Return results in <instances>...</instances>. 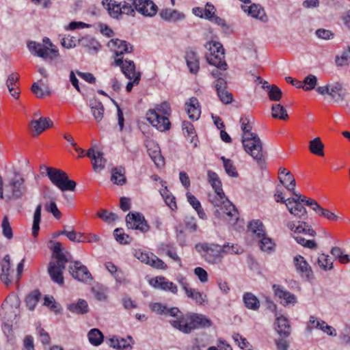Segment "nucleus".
Listing matches in <instances>:
<instances>
[{
  "instance_id": "obj_50",
  "label": "nucleus",
  "mask_w": 350,
  "mask_h": 350,
  "mask_svg": "<svg viewBox=\"0 0 350 350\" xmlns=\"http://www.w3.org/2000/svg\"><path fill=\"white\" fill-rule=\"evenodd\" d=\"M318 265L325 271L331 270L333 268V262L329 256L325 254H321L318 257Z\"/></svg>"
},
{
  "instance_id": "obj_41",
  "label": "nucleus",
  "mask_w": 350,
  "mask_h": 350,
  "mask_svg": "<svg viewBox=\"0 0 350 350\" xmlns=\"http://www.w3.org/2000/svg\"><path fill=\"white\" fill-rule=\"evenodd\" d=\"M29 126L31 129V136L36 137L44 131V118L40 117L38 120H33Z\"/></svg>"
},
{
  "instance_id": "obj_4",
  "label": "nucleus",
  "mask_w": 350,
  "mask_h": 350,
  "mask_svg": "<svg viewBox=\"0 0 350 350\" xmlns=\"http://www.w3.org/2000/svg\"><path fill=\"white\" fill-rule=\"evenodd\" d=\"M171 114L170 104L164 101L155 106L154 109H149L146 113L147 120L160 131H165L170 128L168 116Z\"/></svg>"
},
{
  "instance_id": "obj_64",
  "label": "nucleus",
  "mask_w": 350,
  "mask_h": 350,
  "mask_svg": "<svg viewBox=\"0 0 350 350\" xmlns=\"http://www.w3.org/2000/svg\"><path fill=\"white\" fill-rule=\"evenodd\" d=\"M185 225L190 232H195L198 230L196 219L194 217L187 216L184 219Z\"/></svg>"
},
{
  "instance_id": "obj_60",
  "label": "nucleus",
  "mask_w": 350,
  "mask_h": 350,
  "mask_svg": "<svg viewBox=\"0 0 350 350\" xmlns=\"http://www.w3.org/2000/svg\"><path fill=\"white\" fill-rule=\"evenodd\" d=\"M1 227L3 236L8 239H11L13 237L12 229L7 216H5L3 219Z\"/></svg>"
},
{
  "instance_id": "obj_55",
  "label": "nucleus",
  "mask_w": 350,
  "mask_h": 350,
  "mask_svg": "<svg viewBox=\"0 0 350 350\" xmlns=\"http://www.w3.org/2000/svg\"><path fill=\"white\" fill-rule=\"evenodd\" d=\"M317 83V78L313 75H309L305 77L302 82L301 88L305 91H310L313 90Z\"/></svg>"
},
{
  "instance_id": "obj_43",
  "label": "nucleus",
  "mask_w": 350,
  "mask_h": 350,
  "mask_svg": "<svg viewBox=\"0 0 350 350\" xmlns=\"http://www.w3.org/2000/svg\"><path fill=\"white\" fill-rule=\"evenodd\" d=\"M27 48L30 53L34 55L41 58H44V45L35 41H29L27 42Z\"/></svg>"
},
{
  "instance_id": "obj_59",
  "label": "nucleus",
  "mask_w": 350,
  "mask_h": 350,
  "mask_svg": "<svg viewBox=\"0 0 350 350\" xmlns=\"http://www.w3.org/2000/svg\"><path fill=\"white\" fill-rule=\"evenodd\" d=\"M295 233H304L312 237L316 235L314 230L305 222H299L295 229Z\"/></svg>"
},
{
  "instance_id": "obj_31",
  "label": "nucleus",
  "mask_w": 350,
  "mask_h": 350,
  "mask_svg": "<svg viewBox=\"0 0 350 350\" xmlns=\"http://www.w3.org/2000/svg\"><path fill=\"white\" fill-rule=\"evenodd\" d=\"M90 107L94 118L97 122H100L104 115V107L102 103L96 98H92L90 100Z\"/></svg>"
},
{
  "instance_id": "obj_3",
  "label": "nucleus",
  "mask_w": 350,
  "mask_h": 350,
  "mask_svg": "<svg viewBox=\"0 0 350 350\" xmlns=\"http://www.w3.org/2000/svg\"><path fill=\"white\" fill-rule=\"evenodd\" d=\"M195 249L209 265L220 264L225 254L243 252V250L237 245H230L228 243L223 245L213 243H198L196 244Z\"/></svg>"
},
{
  "instance_id": "obj_54",
  "label": "nucleus",
  "mask_w": 350,
  "mask_h": 350,
  "mask_svg": "<svg viewBox=\"0 0 350 350\" xmlns=\"http://www.w3.org/2000/svg\"><path fill=\"white\" fill-rule=\"evenodd\" d=\"M323 325L324 321L318 319L314 316H310L306 329L308 333H311L314 329H321Z\"/></svg>"
},
{
  "instance_id": "obj_34",
  "label": "nucleus",
  "mask_w": 350,
  "mask_h": 350,
  "mask_svg": "<svg viewBox=\"0 0 350 350\" xmlns=\"http://www.w3.org/2000/svg\"><path fill=\"white\" fill-rule=\"evenodd\" d=\"M80 44L86 48L89 53H96L100 49L99 42L91 36H85L79 40Z\"/></svg>"
},
{
  "instance_id": "obj_5",
  "label": "nucleus",
  "mask_w": 350,
  "mask_h": 350,
  "mask_svg": "<svg viewBox=\"0 0 350 350\" xmlns=\"http://www.w3.org/2000/svg\"><path fill=\"white\" fill-rule=\"evenodd\" d=\"M205 48L209 51L206 55L209 64L222 70L227 69V64L224 60V49L220 42L211 41L205 44Z\"/></svg>"
},
{
  "instance_id": "obj_7",
  "label": "nucleus",
  "mask_w": 350,
  "mask_h": 350,
  "mask_svg": "<svg viewBox=\"0 0 350 350\" xmlns=\"http://www.w3.org/2000/svg\"><path fill=\"white\" fill-rule=\"evenodd\" d=\"M245 151L258 163L264 161L265 152L262 142L257 134L242 139Z\"/></svg>"
},
{
  "instance_id": "obj_63",
  "label": "nucleus",
  "mask_w": 350,
  "mask_h": 350,
  "mask_svg": "<svg viewBox=\"0 0 350 350\" xmlns=\"http://www.w3.org/2000/svg\"><path fill=\"white\" fill-rule=\"evenodd\" d=\"M98 217L105 221V222L110 223L117 219L118 217L115 213L108 212L106 210H101L97 214Z\"/></svg>"
},
{
  "instance_id": "obj_19",
  "label": "nucleus",
  "mask_w": 350,
  "mask_h": 350,
  "mask_svg": "<svg viewBox=\"0 0 350 350\" xmlns=\"http://www.w3.org/2000/svg\"><path fill=\"white\" fill-rule=\"evenodd\" d=\"M293 264L296 271L301 276L310 279L313 272L310 265L301 255H297L293 258Z\"/></svg>"
},
{
  "instance_id": "obj_12",
  "label": "nucleus",
  "mask_w": 350,
  "mask_h": 350,
  "mask_svg": "<svg viewBox=\"0 0 350 350\" xmlns=\"http://www.w3.org/2000/svg\"><path fill=\"white\" fill-rule=\"evenodd\" d=\"M132 1L136 12L145 17H153L158 12L157 5L152 0Z\"/></svg>"
},
{
  "instance_id": "obj_56",
  "label": "nucleus",
  "mask_w": 350,
  "mask_h": 350,
  "mask_svg": "<svg viewBox=\"0 0 350 350\" xmlns=\"http://www.w3.org/2000/svg\"><path fill=\"white\" fill-rule=\"evenodd\" d=\"M113 235L116 240L121 244H129L132 241V239L128 234H124L122 228H116L113 231Z\"/></svg>"
},
{
  "instance_id": "obj_6",
  "label": "nucleus",
  "mask_w": 350,
  "mask_h": 350,
  "mask_svg": "<svg viewBox=\"0 0 350 350\" xmlns=\"http://www.w3.org/2000/svg\"><path fill=\"white\" fill-rule=\"evenodd\" d=\"M45 170L51 183L61 191L75 190L77 184L74 180L68 179L66 172L61 170L49 167H45Z\"/></svg>"
},
{
  "instance_id": "obj_10",
  "label": "nucleus",
  "mask_w": 350,
  "mask_h": 350,
  "mask_svg": "<svg viewBox=\"0 0 350 350\" xmlns=\"http://www.w3.org/2000/svg\"><path fill=\"white\" fill-rule=\"evenodd\" d=\"M14 176L11 178L9 184L11 188L10 193L5 195V200L8 202L21 198L25 191L23 178L16 171L14 172Z\"/></svg>"
},
{
  "instance_id": "obj_51",
  "label": "nucleus",
  "mask_w": 350,
  "mask_h": 350,
  "mask_svg": "<svg viewBox=\"0 0 350 350\" xmlns=\"http://www.w3.org/2000/svg\"><path fill=\"white\" fill-rule=\"evenodd\" d=\"M221 160L223 161L224 167L226 174L232 177H237L238 173L233 162L230 159H226L224 157H221Z\"/></svg>"
},
{
  "instance_id": "obj_15",
  "label": "nucleus",
  "mask_w": 350,
  "mask_h": 350,
  "mask_svg": "<svg viewBox=\"0 0 350 350\" xmlns=\"http://www.w3.org/2000/svg\"><path fill=\"white\" fill-rule=\"evenodd\" d=\"M69 271L72 278L79 281L87 282L92 280L91 273L80 261H75L73 265L69 266Z\"/></svg>"
},
{
  "instance_id": "obj_48",
  "label": "nucleus",
  "mask_w": 350,
  "mask_h": 350,
  "mask_svg": "<svg viewBox=\"0 0 350 350\" xmlns=\"http://www.w3.org/2000/svg\"><path fill=\"white\" fill-rule=\"evenodd\" d=\"M45 306L50 308L55 314L60 313L62 311L61 305L55 300L53 296L45 295Z\"/></svg>"
},
{
  "instance_id": "obj_39",
  "label": "nucleus",
  "mask_w": 350,
  "mask_h": 350,
  "mask_svg": "<svg viewBox=\"0 0 350 350\" xmlns=\"http://www.w3.org/2000/svg\"><path fill=\"white\" fill-rule=\"evenodd\" d=\"M248 228L250 231L256 234L257 238H260L266 234L262 222L259 219L252 220L250 222Z\"/></svg>"
},
{
  "instance_id": "obj_1",
  "label": "nucleus",
  "mask_w": 350,
  "mask_h": 350,
  "mask_svg": "<svg viewBox=\"0 0 350 350\" xmlns=\"http://www.w3.org/2000/svg\"><path fill=\"white\" fill-rule=\"evenodd\" d=\"M152 312L157 314L169 315L173 317L170 320V325L183 334H189L193 330L200 327L211 326V321L203 314L187 313L183 314L178 308H167L160 303L150 305Z\"/></svg>"
},
{
  "instance_id": "obj_11",
  "label": "nucleus",
  "mask_w": 350,
  "mask_h": 350,
  "mask_svg": "<svg viewBox=\"0 0 350 350\" xmlns=\"http://www.w3.org/2000/svg\"><path fill=\"white\" fill-rule=\"evenodd\" d=\"M14 176L11 178L9 184L11 188L10 193L5 195V200L8 202L21 198L25 191L23 178L16 171L14 172Z\"/></svg>"
},
{
  "instance_id": "obj_25",
  "label": "nucleus",
  "mask_w": 350,
  "mask_h": 350,
  "mask_svg": "<svg viewBox=\"0 0 350 350\" xmlns=\"http://www.w3.org/2000/svg\"><path fill=\"white\" fill-rule=\"evenodd\" d=\"M286 206L291 214L298 218H305L307 211L304 205L291 198H288Z\"/></svg>"
},
{
  "instance_id": "obj_20",
  "label": "nucleus",
  "mask_w": 350,
  "mask_h": 350,
  "mask_svg": "<svg viewBox=\"0 0 350 350\" xmlns=\"http://www.w3.org/2000/svg\"><path fill=\"white\" fill-rule=\"evenodd\" d=\"M150 284L155 288L165 291H169L174 295L178 293V288L175 284L169 281L164 277H156L149 281Z\"/></svg>"
},
{
  "instance_id": "obj_23",
  "label": "nucleus",
  "mask_w": 350,
  "mask_h": 350,
  "mask_svg": "<svg viewBox=\"0 0 350 350\" xmlns=\"http://www.w3.org/2000/svg\"><path fill=\"white\" fill-rule=\"evenodd\" d=\"M161 19L168 23H177L185 18V14L176 10L171 8L162 9L159 12Z\"/></svg>"
},
{
  "instance_id": "obj_8",
  "label": "nucleus",
  "mask_w": 350,
  "mask_h": 350,
  "mask_svg": "<svg viewBox=\"0 0 350 350\" xmlns=\"http://www.w3.org/2000/svg\"><path fill=\"white\" fill-rule=\"evenodd\" d=\"M115 65L120 66L124 76L130 79L126 86V91L130 92L133 85L139 83L141 79L140 72H136L135 63L131 60L124 61L121 58H117L115 59Z\"/></svg>"
},
{
  "instance_id": "obj_45",
  "label": "nucleus",
  "mask_w": 350,
  "mask_h": 350,
  "mask_svg": "<svg viewBox=\"0 0 350 350\" xmlns=\"http://www.w3.org/2000/svg\"><path fill=\"white\" fill-rule=\"evenodd\" d=\"M251 118L249 116L246 117H242L240 119V123L241 124V129L243 132L242 135V139L246 137L252 136L253 135L256 134L255 133L251 132L252 130V125L250 124Z\"/></svg>"
},
{
  "instance_id": "obj_40",
  "label": "nucleus",
  "mask_w": 350,
  "mask_h": 350,
  "mask_svg": "<svg viewBox=\"0 0 350 350\" xmlns=\"http://www.w3.org/2000/svg\"><path fill=\"white\" fill-rule=\"evenodd\" d=\"M323 148L324 145L319 137H316L309 142V150L314 154L324 156Z\"/></svg>"
},
{
  "instance_id": "obj_30",
  "label": "nucleus",
  "mask_w": 350,
  "mask_h": 350,
  "mask_svg": "<svg viewBox=\"0 0 350 350\" xmlns=\"http://www.w3.org/2000/svg\"><path fill=\"white\" fill-rule=\"evenodd\" d=\"M207 175L208 180L215 192V195L213 197V198H219L221 196L224 195V193L221 188V183L219 178L218 175L215 172H213L211 170L208 171Z\"/></svg>"
},
{
  "instance_id": "obj_57",
  "label": "nucleus",
  "mask_w": 350,
  "mask_h": 350,
  "mask_svg": "<svg viewBox=\"0 0 350 350\" xmlns=\"http://www.w3.org/2000/svg\"><path fill=\"white\" fill-rule=\"evenodd\" d=\"M268 88V96L271 100L279 101L282 95V90L276 85H267Z\"/></svg>"
},
{
  "instance_id": "obj_21",
  "label": "nucleus",
  "mask_w": 350,
  "mask_h": 350,
  "mask_svg": "<svg viewBox=\"0 0 350 350\" xmlns=\"http://www.w3.org/2000/svg\"><path fill=\"white\" fill-rule=\"evenodd\" d=\"M13 270H11L10 256L6 254L1 263L0 280L5 285H9L12 282Z\"/></svg>"
},
{
  "instance_id": "obj_13",
  "label": "nucleus",
  "mask_w": 350,
  "mask_h": 350,
  "mask_svg": "<svg viewBox=\"0 0 350 350\" xmlns=\"http://www.w3.org/2000/svg\"><path fill=\"white\" fill-rule=\"evenodd\" d=\"M126 226L129 228L147 232L149 226L144 217L139 213H130L126 217Z\"/></svg>"
},
{
  "instance_id": "obj_28",
  "label": "nucleus",
  "mask_w": 350,
  "mask_h": 350,
  "mask_svg": "<svg viewBox=\"0 0 350 350\" xmlns=\"http://www.w3.org/2000/svg\"><path fill=\"white\" fill-rule=\"evenodd\" d=\"M133 338L128 336L126 338H120L118 336H113L107 340L109 346L116 349H125L131 346V342H133Z\"/></svg>"
},
{
  "instance_id": "obj_18",
  "label": "nucleus",
  "mask_w": 350,
  "mask_h": 350,
  "mask_svg": "<svg viewBox=\"0 0 350 350\" xmlns=\"http://www.w3.org/2000/svg\"><path fill=\"white\" fill-rule=\"evenodd\" d=\"M272 288L274 295L281 300L280 302L282 305H295L297 303V297L286 290L283 286L278 284H273Z\"/></svg>"
},
{
  "instance_id": "obj_42",
  "label": "nucleus",
  "mask_w": 350,
  "mask_h": 350,
  "mask_svg": "<svg viewBox=\"0 0 350 350\" xmlns=\"http://www.w3.org/2000/svg\"><path fill=\"white\" fill-rule=\"evenodd\" d=\"M185 293L189 298L192 299L198 305H202L206 301V295H203L196 288L190 287Z\"/></svg>"
},
{
  "instance_id": "obj_47",
  "label": "nucleus",
  "mask_w": 350,
  "mask_h": 350,
  "mask_svg": "<svg viewBox=\"0 0 350 350\" xmlns=\"http://www.w3.org/2000/svg\"><path fill=\"white\" fill-rule=\"evenodd\" d=\"M92 163L93 169L96 172H101L104 169L106 163V160L103 157V153L97 152V155L95 159L92 161Z\"/></svg>"
},
{
  "instance_id": "obj_62",
  "label": "nucleus",
  "mask_w": 350,
  "mask_h": 350,
  "mask_svg": "<svg viewBox=\"0 0 350 350\" xmlns=\"http://www.w3.org/2000/svg\"><path fill=\"white\" fill-rule=\"evenodd\" d=\"M45 208L49 213L53 215L55 219L59 220L62 218V214L55 201H51L49 204L45 207Z\"/></svg>"
},
{
  "instance_id": "obj_38",
  "label": "nucleus",
  "mask_w": 350,
  "mask_h": 350,
  "mask_svg": "<svg viewBox=\"0 0 350 350\" xmlns=\"http://www.w3.org/2000/svg\"><path fill=\"white\" fill-rule=\"evenodd\" d=\"M42 205L40 204L37 206L34 215L33 221L31 228V234L33 238H36L40 230V223L41 220Z\"/></svg>"
},
{
  "instance_id": "obj_27",
  "label": "nucleus",
  "mask_w": 350,
  "mask_h": 350,
  "mask_svg": "<svg viewBox=\"0 0 350 350\" xmlns=\"http://www.w3.org/2000/svg\"><path fill=\"white\" fill-rule=\"evenodd\" d=\"M102 5L111 18L116 19L121 18V3L114 0H103Z\"/></svg>"
},
{
  "instance_id": "obj_37",
  "label": "nucleus",
  "mask_w": 350,
  "mask_h": 350,
  "mask_svg": "<svg viewBox=\"0 0 350 350\" xmlns=\"http://www.w3.org/2000/svg\"><path fill=\"white\" fill-rule=\"evenodd\" d=\"M258 245L263 252L271 253L275 250V243L271 238L268 237L266 234L260 238H258Z\"/></svg>"
},
{
  "instance_id": "obj_26",
  "label": "nucleus",
  "mask_w": 350,
  "mask_h": 350,
  "mask_svg": "<svg viewBox=\"0 0 350 350\" xmlns=\"http://www.w3.org/2000/svg\"><path fill=\"white\" fill-rule=\"evenodd\" d=\"M185 109L189 118L192 120H198L200 116L201 110L198 99L195 97L191 98L185 103Z\"/></svg>"
},
{
  "instance_id": "obj_44",
  "label": "nucleus",
  "mask_w": 350,
  "mask_h": 350,
  "mask_svg": "<svg viewBox=\"0 0 350 350\" xmlns=\"http://www.w3.org/2000/svg\"><path fill=\"white\" fill-rule=\"evenodd\" d=\"M272 116L274 118H278L282 120H286L288 118V115L284 107L280 104H275L271 107Z\"/></svg>"
},
{
  "instance_id": "obj_29",
  "label": "nucleus",
  "mask_w": 350,
  "mask_h": 350,
  "mask_svg": "<svg viewBox=\"0 0 350 350\" xmlns=\"http://www.w3.org/2000/svg\"><path fill=\"white\" fill-rule=\"evenodd\" d=\"M185 59L190 72L193 74L197 73L200 68L199 58L197 53L193 50H188L186 52Z\"/></svg>"
},
{
  "instance_id": "obj_24",
  "label": "nucleus",
  "mask_w": 350,
  "mask_h": 350,
  "mask_svg": "<svg viewBox=\"0 0 350 350\" xmlns=\"http://www.w3.org/2000/svg\"><path fill=\"white\" fill-rule=\"evenodd\" d=\"M59 53L57 46L54 45L51 40L45 37V60L50 64L55 65L59 59Z\"/></svg>"
},
{
  "instance_id": "obj_49",
  "label": "nucleus",
  "mask_w": 350,
  "mask_h": 350,
  "mask_svg": "<svg viewBox=\"0 0 350 350\" xmlns=\"http://www.w3.org/2000/svg\"><path fill=\"white\" fill-rule=\"evenodd\" d=\"M280 182L286 187V189L290 191H293L295 189L296 182L293 174L289 173L287 176L284 178L278 177Z\"/></svg>"
},
{
  "instance_id": "obj_53",
  "label": "nucleus",
  "mask_w": 350,
  "mask_h": 350,
  "mask_svg": "<svg viewBox=\"0 0 350 350\" xmlns=\"http://www.w3.org/2000/svg\"><path fill=\"white\" fill-rule=\"evenodd\" d=\"M337 66H342L348 65L350 62V46H348L347 49L342 51L340 55H337L335 59Z\"/></svg>"
},
{
  "instance_id": "obj_33",
  "label": "nucleus",
  "mask_w": 350,
  "mask_h": 350,
  "mask_svg": "<svg viewBox=\"0 0 350 350\" xmlns=\"http://www.w3.org/2000/svg\"><path fill=\"white\" fill-rule=\"evenodd\" d=\"M67 309L72 313L84 314L88 312L89 307L88 302L85 299H79L77 303L68 304Z\"/></svg>"
},
{
  "instance_id": "obj_61",
  "label": "nucleus",
  "mask_w": 350,
  "mask_h": 350,
  "mask_svg": "<svg viewBox=\"0 0 350 350\" xmlns=\"http://www.w3.org/2000/svg\"><path fill=\"white\" fill-rule=\"evenodd\" d=\"M111 181H113V183L116 185H123L126 181L124 173L117 168L113 169L112 171Z\"/></svg>"
},
{
  "instance_id": "obj_35",
  "label": "nucleus",
  "mask_w": 350,
  "mask_h": 350,
  "mask_svg": "<svg viewBox=\"0 0 350 350\" xmlns=\"http://www.w3.org/2000/svg\"><path fill=\"white\" fill-rule=\"evenodd\" d=\"M148 152L154 164L158 167H161L164 165V159L161 154L159 147L157 144H152V147H149L148 148Z\"/></svg>"
},
{
  "instance_id": "obj_2",
  "label": "nucleus",
  "mask_w": 350,
  "mask_h": 350,
  "mask_svg": "<svg viewBox=\"0 0 350 350\" xmlns=\"http://www.w3.org/2000/svg\"><path fill=\"white\" fill-rule=\"evenodd\" d=\"M47 247L52 252V260L48 267L49 275L54 283L62 286L64 284L63 271L66 263L71 260V256L59 242L49 241Z\"/></svg>"
},
{
  "instance_id": "obj_46",
  "label": "nucleus",
  "mask_w": 350,
  "mask_h": 350,
  "mask_svg": "<svg viewBox=\"0 0 350 350\" xmlns=\"http://www.w3.org/2000/svg\"><path fill=\"white\" fill-rule=\"evenodd\" d=\"M88 336L90 342L96 346L99 345L103 340L102 332L96 328L92 329Z\"/></svg>"
},
{
  "instance_id": "obj_17",
  "label": "nucleus",
  "mask_w": 350,
  "mask_h": 350,
  "mask_svg": "<svg viewBox=\"0 0 350 350\" xmlns=\"http://www.w3.org/2000/svg\"><path fill=\"white\" fill-rule=\"evenodd\" d=\"M108 46L114 51L118 58L124 53H130L133 51V46L130 43L118 38L111 39L108 42ZM120 58L122 59V57Z\"/></svg>"
},
{
  "instance_id": "obj_58",
  "label": "nucleus",
  "mask_w": 350,
  "mask_h": 350,
  "mask_svg": "<svg viewBox=\"0 0 350 350\" xmlns=\"http://www.w3.org/2000/svg\"><path fill=\"white\" fill-rule=\"evenodd\" d=\"M329 95L333 98L338 96L342 99L345 95L342 85L338 83L329 85Z\"/></svg>"
},
{
  "instance_id": "obj_9",
  "label": "nucleus",
  "mask_w": 350,
  "mask_h": 350,
  "mask_svg": "<svg viewBox=\"0 0 350 350\" xmlns=\"http://www.w3.org/2000/svg\"><path fill=\"white\" fill-rule=\"evenodd\" d=\"M211 203L215 206L219 207V210L217 209L215 213L219 216L223 214L230 217L237 221L238 219V211L234 205L226 197L225 194L219 198L211 199Z\"/></svg>"
},
{
  "instance_id": "obj_36",
  "label": "nucleus",
  "mask_w": 350,
  "mask_h": 350,
  "mask_svg": "<svg viewBox=\"0 0 350 350\" xmlns=\"http://www.w3.org/2000/svg\"><path fill=\"white\" fill-rule=\"evenodd\" d=\"M243 300L247 308L257 310L260 308V301L252 293H245L243 296Z\"/></svg>"
},
{
  "instance_id": "obj_22",
  "label": "nucleus",
  "mask_w": 350,
  "mask_h": 350,
  "mask_svg": "<svg viewBox=\"0 0 350 350\" xmlns=\"http://www.w3.org/2000/svg\"><path fill=\"white\" fill-rule=\"evenodd\" d=\"M241 9L252 18L258 19L262 22L267 21L268 18L265 11L260 4L252 3L250 5H241Z\"/></svg>"
},
{
  "instance_id": "obj_52",
  "label": "nucleus",
  "mask_w": 350,
  "mask_h": 350,
  "mask_svg": "<svg viewBox=\"0 0 350 350\" xmlns=\"http://www.w3.org/2000/svg\"><path fill=\"white\" fill-rule=\"evenodd\" d=\"M161 195L165 200L166 204L172 209L174 210L176 208V203L175 201V197L172 196L165 187L161 190Z\"/></svg>"
},
{
  "instance_id": "obj_14",
  "label": "nucleus",
  "mask_w": 350,
  "mask_h": 350,
  "mask_svg": "<svg viewBox=\"0 0 350 350\" xmlns=\"http://www.w3.org/2000/svg\"><path fill=\"white\" fill-rule=\"evenodd\" d=\"M135 256L141 262L149 265L154 268L164 270L167 267L166 264L162 260L153 254H149L146 252L138 250L135 252Z\"/></svg>"
},
{
  "instance_id": "obj_32",
  "label": "nucleus",
  "mask_w": 350,
  "mask_h": 350,
  "mask_svg": "<svg viewBox=\"0 0 350 350\" xmlns=\"http://www.w3.org/2000/svg\"><path fill=\"white\" fill-rule=\"evenodd\" d=\"M42 297V293L38 289L31 291L25 297V302L27 308L33 311Z\"/></svg>"
},
{
  "instance_id": "obj_16",
  "label": "nucleus",
  "mask_w": 350,
  "mask_h": 350,
  "mask_svg": "<svg viewBox=\"0 0 350 350\" xmlns=\"http://www.w3.org/2000/svg\"><path fill=\"white\" fill-rule=\"evenodd\" d=\"M274 325L275 330L280 337L288 338L291 332V326L287 317L275 312Z\"/></svg>"
}]
</instances>
